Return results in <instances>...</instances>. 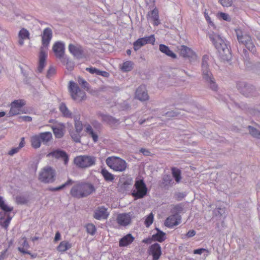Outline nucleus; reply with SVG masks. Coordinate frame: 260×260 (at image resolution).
Returning <instances> with one entry per match:
<instances>
[{
	"instance_id": "f257e3e1",
	"label": "nucleus",
	"mask_w": 260,
	"mask_h": 260,
	"mask_svg": "<svg viewBox=\"0 0 260 260\" xmlns=\"http://www.w3.org/2000/svg\"><path fill=\"white\" fill-rule=\"evenodd\" d=\"M52 37V32L50 28L47 27L44 29L42 35V42L43 47L40 48L39 58V66L38 71L39 73H42L45 66V60L47 58V54L44 47H48L50 43Z\"/></svg>"
},
{
	"instance_id": "f03ea898",
	"label": "nucleus",
	"mask_w": 260,
	"mask_h": 260,
	"mask_svg": "<svg viewBox=\"0 0 260 260\" xmlns=\"http://www.w3.org/2000/svg\"><path fill=\"white\" fill-rule=\"evenodd\" d=\"M95 191V188L92 183L81 182L77 183L70 190V194L77 198H82L89 196Z\"/></svg>"
},
{
	"instance_id": "7ed1b4c3",
	"label": "nucleus",
	"mask_w": 260,
	"mask_h": 260,
	"mask_svg": "<svg viewBox=\"0 0 260 260\" xmlns=\"http://www.w3.org/2000/svg\"><path fill=\"white\" fill-rule=\"evenodd\" d=\"M209 38L221 56L225 59H229V56L231 54L230 51L224 39L221 38L219 35L214 32L209 34Z\"/></svg>"
},
{
	"instance_id": "20e7f679",
	"label": "nucleus",
	"mask_w": 260,
	"mask_h": 260,
	"mask_svg": "<svg viewBox=\"0 0 260 260\" xmlns=\"http://www.w3.org/2000/svg\"><path fill=\"white\" fill-rule=\"evenodd\" d=\"M235 32H236L239 43H241L245 45L247 49L251 52L254 53L255 52L256 48L250 35L244 33L240 28L236 29V30H235Z\"/></svg>"
},
{
	"instance_id": "39448f33",
	"label": "nucleus",
	"mask_w": 260,
	"mask_h": 260,
	"mask_svg": "<svg viewBox=\"0 0 260 260\" xmlns=\"http://www.w3.org/2000/svg\"><path fill=\"white\" fill-rule=\"evenodd\" d=\"M106 162L109 167L116 172H123L127 167L126 161L120 157H109L106 159Z\"/></svg>"
},
{
	"instance_id": "423d86ee",
	"label": "nucleus",
	"mask_w": 260,
	"mask_h": 260,
	"mask_svg": "<svg viewBox=\"0 0 260 260\" xmlns=\"http://www.w3.org/2000/svg\"><path fill=\"white\" fill-rule=\"evenodd\" d=\"M69 91L73 100L81 102L86 99V93L79 87L77 83L74 81H70L69 83Z\"/></svg>"
},
{
	"instance_id": "0eeeda50",
	"label": "nucleus",
	"mask_w": 260,
	"mask_h": 260,
	"mask_svg": "<svg viewBox=\"0 0 260 260\" xmlns=\"http://www.w3.org/2000/svg\"><path fill=\"white\" fill-rule=\"evenodd\" d=\"M95 157L89 155H79L74 158V164L78 168L85 169L89 168L95 163Z\"/></svg>"
},
{
	"instance_id": "6e6552de",
	"label": "nucleus",
	"mask_w": 260,
	"mask_h": 260,
	"mask_svg": "<svg viewBox=\"0 0 260 260\" xmlns=\"http://www.w3.org/2000/svg\"><path fill=\"white\" fill-rule=\"evenodd\" d=\"M208 57L207 55H204L202 59V70H203V77L204 79L209 84V86L213 90H216L217 89V85L215 81H214L212 75L208 70V66L207 64V60Z\"/></svg>"
},
{
	"instance_id": "1a4fd4ad",
	"label": "nucleus",
	"mask_w": 260,
	"mask_h": 260,
	"mask_svg": "<svg viewBox=\"0 0 260 260\" xmlns=\"http://www.w3.org/2000/svg\"><path fill=\"white\" fill-rule=\"evenodd\" d=\"M148 190L143 179H137L134 184L132 196L136 199H141L146 196Z\"/></svg>"
},
{
	"instance_id": "9d476101",
	"label": "nucleus",
	"mask_w": 260,
	"mask_h": 260,
	"mask_svg": "<svg viewBox=\"0 0 260 260\" xmlns=\"http://www.w3.org/2000/svg\"><path fill=\"white\" fill-rule=\"evenodd\" d=\"M55 171L50 167L43 168L39 173V180L45 183H51L55 180Z\"/></svg>"
},
{
	"instance_id": "9b49d317",
	"label": "nucleus",
	"mask_w": 260,
	"mask_h": 260,
	"mask_svg": "<svg viewBox=\"0 0 260 260\" xmlns=\"http://www.w3.org/2000/svg\"><path fill=\"white\" fill-rule=\"evenodd\" d=\"M133 212L124 213L117 214L116 217V222L118 225L125 227L129 225L134 216Z\"/></svg>"
},
{
	"instance_id": "f8f14e48",
	"label": "nucleus",
	"mask_w": 260,
	"mask_h": 260,
	"mask_svg": "<svg viewBox=\"0 0 260 260\" xmlns=\"http://www.w3.org/2000/svg\"><path fill=\"white\" fill-rule=\"evenodd\" d=\"M155 42V38L154 35H151L149 36L140 38L134 43V49L135 51H137L148 43L154 45Z\"/></svg>"
},
{
	"instance_id": "ddd939ff",
	"label": "nucleus",
	"mask_w": 260,
	"mask_h": 260,
	"mask_svg": "<svg viewBox=\"0 0 260 260\" xmlns=\"http://www.w3.org/2000/svg\"><path fill=\"white\" fill-rule=\"evenodd\" d=\"M179 54L182 57L187 58L189 60L194 59L196 58V54L190 48L182 45L178 49Z\"/></svg>"
},
{
	"instance_id": "4468645a",
	"label": "nucleus",
	"mask_w": 260,
	"mask_h": 260,
	"mask_svg": "<svg viewBox=\"0 0 260 260\" xmlns=\"http://www.w3.org/2000/svg\"><path fill=\"white\" fill-rule=\"evenodd\" d=\"M181 215L178 214H175L170 215L166 219L164 224L165 226L169 228H172L179 224L181 223Z\"/></svg>"
},
{
	"instance_id": "2eb2a0df",
	"label": "nucleus",
	"mask_w": 260,
	"mask_h": 260,
	"mask_svg": "<svg viewBox=\"0 0 260 260\" xmlns=\"http://www.w3.org/2000/svg\"><path fill=\"white\" fill-rule=\"evenodd\" d=\"M148 253L152 256V260L159 259L161 255L160 245L158 243L151 245L149 249H148Z\"/></svg>"
},
{
	"instance_id": "dca6fc26",
	"label": "nucleus",
	"mask_w": 260,
	"mask_h": 260,
	"mask_svg": "<svg viewBox=\"0 0 260 260\" xmlns=\"http://www.w3.org/2000/svg\"><path fill=\"white\" fill-rule=\"evenodd\" d=\"M52 50L57 58H61L64 54V44L60 42H57L53 46Z\"/></svg>"
},
{
	"instance_id": "f3484780",
	"label": "nucleus",
	"mask_w": 260,
	"mask_h": 260,
	"mask_svg": "<svg viewBox=\"0 0 260 260\" xmlns=\"http://www.w3.org/2000/svg\"><path fill=\"white\" fill-rule=\"evenodd\" d=\"M69 50L71 54L77 58H82L83 54V50L81 46L76 44H70L69 45Z\"/></svg>"
},
{
	"instance_id": "a211bd4d",
	"label": "nucleus",
	"mask_w": 260,
	"mask_h": 260,
	"mask_svg": "<svg viewBox=\"0 0 260 260\" xmlns=\"http://www.w3.org/2000/svg\"><path fill=\"white\" fill-rule=\"evenodd\" d=\"M20 246L18 247V249L22 253H27L30 254L31 258H35L37 255L36 254H31L29 252V246L26 241L25 238H22L19 241Z\"/></svg>"
},
{
	"instance_id": "6ab92c4d",
	"label": "nucleus",
	"mask_w": 260,
	"mask_h": 260,
	"mask_svg": "<svg viewBox=\"0 0 260 260\" xmlns=\"http://www.w3.org/2000/svg\"><path fill=\"white\" fill-rule=\"evenodd\" d=\"M51 156L54 158L63 159L64 164L66 165L69 161L68 154L63 150H55L47 154V157Z\"/></svg>"
},
{
	"instance_id": "aec40b11",
	"label": "nucleus",
	"mask_w": 260,
	"mask_h": 260,
	"mask_svg": "<svg viewBox=\"0 0 260 260\" xmlns=\"http://www.w3.org/2000/svg\"><path fill=\"white\" fill-rule=\"evenodd\" d=\"M135 96L142 101L148 100V95L145 85H141L137 88L136 92H135Z\"/></svg>"
},
{
	"instance_id": "412c9836",
	"label": "nucleus",
	"mask_w": 260,
	"mask_h": 260,
	"mask_svg": "<svg viewBox=\"0 0 260 260\" xmlns=\"http://www.w3.org/2000/svg\"><path fill=\"white\" fill-rule=\"evenodd\" d=\"M108 215L107 208L104 207H99L94 211V218L96 219H107Z\"/></svg>"
},
{
	"instance_id": "4be33fe9",
	"label": "nucleus",
	"mask_w": 260,
	"mask_h": 260,
	"mask_svg": "<svg viewBox=\"0 0 260 260\" xmlns=\"http://www.w3.org/2000/svg\"><path fill=\"white\" fill-rule=\"evenodd\" d=\"M18 44L22 46L24 44V42L25 40L30 39L29 31L24 28H22L19 32H18Z\"/></svg>"
},
{
	"instance_id": "5701e85b",
	"label": "nucleus",
	"mask_w": 260,
	"mask_h": 260,
	"mask_svg": "<svg viewBox=\"0 0 260 260\" xmlns=\"http://www.w3.org/2000/svg\"><path fill=\"white\" fill-rule=\"evenodd\" d=\"M135 240V238L131 234H127L121 238L119 242L120 247H126L132 244Z\"/></svg>"
},
{
	"instance_id": "b1692460",
	"label": "nucleus",
	"mask_w": 260,
	"mask_h": 260,
	"mask_svg": "<svg viewBox=\"0 0 260 260\" xmlns=\"http://www.w3.org/2000/svg\"><path fill=\"white\" fill-rule=\"evenodd\" d=\"M52 128L56 138L59 139L63 136L65 131V126L63 124L60 123L52 127Z\"/></svg>"
},
{
	"instance_id": "393cba45",
	"label": "nucleus",
	"mask_w": 260,
	"mask_h": 260,
	"mask_svg": "<svg viewBox=\"0 0 260 260\" xmlns=\"http://www.w3.org/2000/svg\"><path fill=\"white\" fill-rule=\"evenodd\" d=\"M72 247V244L71 243L68 241H63L60 242L58 246L56 247V250L57 251L60 253H64L68 250L71 248Z\"/></svg>"
},
{
	"instance_id": "a878e982",
	"label": "nucleus",
	"mask_w": 260,
	"mask_h": 260,
	"mask_svg": "<svg viewBox=\"0 0 260 260\" xmlns=\"http://www.w3.org/2000/svg\"><path fill=\"white\" fill-rule=\"evenodd\" d=\"M148 15L152 20H153L154 25L157 26L160 24L159 20V12L157 8H155L149 12Z\"/></svg>"
},
{
	"instance_id": "bb28decb",
	"label": "nucleus",
	"mask_w": 260,
	"mask_h": 260,
	"mask_svg": "<svg viewBox=\"0 0 260 260\" xmlns=\"http://www.w3.org/2000/svg\"><path fill=\"white\" fill-rule=\"evenodd\" d=\"M159 50L161 52L164 53L167 56L172 57V58H177V55L172 51L170 50L168 46L164 44H160L159 47Z\"/></svg>"
},
{
	"instance_id": "cd10ccee",
	"label": "nucleus",
	"mask_w": 260,
	"mask_h": 260,
	"mask_svg": "<svg viewBox=\"0 0 260 260\" xmlns=\"http://www.w3.org/2000/svg\"><path fill=\"white\" fill-rule=\"evenodd\" d=\"M37 136L44 144H47L52 139V134L50 132L41 133Z\"/></svg>"
},
{
	"instance_id": "c85d7f7f",
	"label": "nucleus",
	"mask_w": 260,
	"mask_h": 260,
	"mask_svg": "<svg viewBox=\"0 0 260 260\" xmlns=\"http://www.w3.org/2000/svg\"><path fill=\"white\" fill-rule=\"evenodd\" d=\"M85 131L87 134L90 135V136L92 139V141H93L94 143H96L98 141V133L93 131L92 128L90 124H87L86 125Z\"/></svg>"
},
{
	"instance_id": "c756f323",
	"label": "nucleus",
	"mask_w": 260,
	"mask_h": 260,
	"mask_svg": "<svg viewBox=\"0 0 260 260\" xmlns=\"http://www.w3.org/2000/svg\"><path fill=\"white\" fill-rule=\"evenodd\" d=\"M86 70L91 74H95L96 75L102 76L104 77L108 78L109 74L106 71H100L95 68H87Z\"/></svg>"
},
{
	"instance_id": "7c9ffc66",
	"label": "nucleus",
	"mask_w": 260,
	"mask_h": 260,
	"mask_svg": "<svg viewBox=\"0 0 260 260\" xmlns=\"http://www.w3.org/2000/svg\"><path fill=\"white\" fill-rule=\"evenodd\" d=\"M7 213L5 212L4 213L0 212V224L5 229L8 226L11 220V218L8 216L7 218H5V217L7 216Z\"/></svg>"
},
{
	"instance_id": "2f4dec72",
	"label": "nucleus",
	"mask_w": 260,
	"mask_h": 260,
	"mask_svg": "<svg viewBox=\"0 0 260 260\" xmlns=\"http://www.w3.org/2000/svg\"><path fill=\"white\" fill-rule=\"evenodd\" d=\"M157 233L152 236V239L154 241L163 242L166 239V234L159 230H157Z\"/></svg>"
},
{
	"instance_id": "473e14b6",
	"label": "nucleus",
	"mask_w": 260,
	"mask_h": 260,
	"mask_svg": "<svg viewBox=\"0 0 260 260\" xmlns=\"http://www.w3.org/2000/svg\"><path fill=\"white\" fill-rule=\"evenodd\" d=\"M237 87L240 92H242L243 95L246 96H249V94L247 92H250L252 89L251 87L246 86L245 84H243V83H238Z\"/></svg>"
},
{
	"instance_id": "72a5a7b5",
	"label": "nucleus",
	"mask_w": 260,
	"mask_h": 260,
	"mask_svg": "<svg viewBox=\"0 0 260 260\" xmlns=\"http://www.w3.org/2000/svg\"><path fill=\"white\" fill-rule=\"evenodd\" d=\"M17 115L21 113H26L27 110L25 108H22L25 105V101L24 100H17Z\"/></svg>"
},
{
	"instance_id": "f704fd0d",
	"label": "nucleus",
	"mask_w": 260,
	"mask_h": 260,
	"mask_svg": "<svg viewBox=\"0 0 260 260\" xmlns=\"http://www.w3.org/2000/svg\"><path fill=\"white\" fill-rule=\"evenodd\" d=\"M171 171L173 177H174L175 180L177 183L180 182L182 178L181 170L176 168L173 167L171 169Z\"/></svg>"
},
{
	"instance_id": "c9c22d12",
	"label": "nucleus",
	"mask_w": 260,
	"mask_h": 260,
	"mask_svg": "<svg viewBox=\"0 0 260 260\" xmlns=\"http://www.w3.org/2000/svg\"><path fill=\"white\" fill-rule=\"evenodd\" d=\"M134 63L131 61H126L122 63L120 69L123 72H129L133 70Z\"/></svg>"
},
{
	"instance_id": "e433bc0d",
	"label": "nucleus",
	"mask_w": 260,
	"mask_h": 260,
	"mask_svg": "<svg viewBox=\"0 0 260 260\" xmlns=\"http://www.w3.org/2000/svg\"><path fill=\"white\" fill-rule=\"evenodd\" d=\"M101 173H102L105 180L112 181L114 180L113 175L111 173L109 172L106 169H103Z\"/></svg>"
},
{
	"instance_id": "4c0bfd02",
	"label": "nucleus",
	"mask_w": 260,
	"mask_h": 260,
	"mask_svg": "<svg viewBox=\"0 0 260 260\" xmlns=\"http://www.w3.org/2000/svg\"><path fill=\"white\" fill-rule=\"evenodd\" d=\"M59 110L62 114L66 117H71L72 113L70 112L64 103H61L59 106Z\"/></svg>"
},
{
	"instance_id": "58836bf2",
	"label": "nucleus",
	"mask_w": 260,
	"mask_h": 260,
	"mask_svg": "<svg viewBox=\"0 0 260 260\" xmlns=\"http://www.w3.org/2000/svg\"><path fill=\"white\" fill-rule=\"evenodd\" d=\"M31 145L32 147L37 149L40 147L42 141L39 137L37 135L34 136L31 138Z\"/></svg>"
},
{
	"instance_id": "ea45409f",
	"label": "nucleus",
	"mask_w": 260,
	"mask_h": 260,
	"mask_svg": "<svg viewBox=\"0 0 260 260\" xmlns=\"http://www.w3.org/2000/svg\"><path fill=\"white\" fill-rule=\"evenodd\" d=\"M100 116L102 117V120L104 121L109 124H113L117 122V120L114 119L111 116L104 114H100Z\"/></svg>"
},
{
	"instance_id": "a19ab883",
	"label": "nucleus",
	"mask_w": 260,
	"mask_h": 260,
	"mask_svg": "<svg viewBox=\"0 0 260 260\" xmlns=\"http://www.w3.org/2000/svg\"><path fill=\"white\" fill-rule=\"evenodd\" d=\"M0 208L5 212H8L13 210V207L6 204L3 198L1 197H0Z\"/></svg>"
},
{
	"instance_id": "79ce46f5",
	"label": "nucleus",
	"mask_w": 260,
	"mask_h": 260,
	"mask_svg": "<svg viewBox=\"0 0 260 260\" xmlns=\"http://www.w3.org/2000/svg\"><path fill=\"white\" fill-rule=\"evenodd\" d=\"M81 132H78L75 131H72L70 132V136H71L72 138L75 142H80V140L81 139Z\"/></svg>"
},
{
	"instance_id": "37998d69",
	"label": "nucleus",
	"mask_w": 260,
	"mask_h": 260,
	"mask_svg": "<svg viewBox=\"0 0 260 260\" xmlns=\"http://www.w3.org/2000/svg\"><path fill=\"white\" fill-rule=\"evenodd\" d=\"M153 221L154 214L151 213L146 217L145 220H144V224H145L146 226L148 227L151 225Z\"/></svg>"
},
{
	"instance_id": "c03bdc74",
	"label": "nucleus",
	"mask_w": 260,
	"mask_h": 260,
	"mask_svg": "<svg viewBox=\"0 0 260 260\" xmlns=\"http://www.w3.org/2000/svg\"><path fill=\"white\" fill-rule=\"evenodd\" d=\"M87 233L91 235H94L96 232V228L94 224L92 223H88L86 226Z\"/></svg>"
},
{
	"instance_id": "a18cd8bd",
	"label": "nucleus",
	"mask_w": 260,
	"mask_h": 260,
	"mask_svg": "<svg viewBox=\"0 0 260 260\" xmlns=\"http://www.w3.org/2000/svg\"><path fill=\"white\" fill-rule=\"evenodd\" d=\"M248 128H249L250 134L252 136L260 139V132L259 131H258L256 128H255L253 127L252 126H248Z\"/></svg>"
},
{
	"instance_id": "49530a36",
	"label": "nucleus",
	"mask_w": 260,
	"mask_h": 260,
	"mask_svg": "<svg viewBox=\"0 0 260 260\" xmlns=\"http://www.w3.org/2000/svg\"><path fill=\"white\" fill-rule=\"evenodd\" d=\"M217 17H218L219 19L224 20L226 21H231V18L229 15L224 12L217 13Z\"/></svg>"
},
{
	"instance_id": "de8ad7c7",
	"label": "nucleus",
	"mask_w": 260,
	"mask_h": 260,
	"mask_svg": "<svg viewBox=\"0 0 260 260\" xmlns=\"http://www.w3.org/2000/svg\"><path fill=\"white\" fill-rule=\"evenodd\" d=\"M16 115V100H14L12 104V107L8 113L9 116Z\"/></svg>"
},
{
	"instance_id": "09e8293b",
	"label": "nucleus",
	"mask_w": 260,
	"mask_h": 260,
	"mask_svg": "<svg viewBox=\"0 0 260 260\" xmlns=\"http://www.w3.org/2000/svg\"><path fill=\"white\" fill-rule=\"evenodd\" d=\"M74 125L75 128L74 131L82 132L83 129V125L81 121H79L78 120H75Z\"/></svg>"
},
{
	"instance_id": "8fccbe9b",
	"label": "nucleus",
	"mask_w": 260,
	"mask_h": 260,
	"mask_svg": "<svg viewBox=\"0 0 260 260\" xmlns=\"http://www.w3.org/2000/svg\"><path fill=\"white\" fill-rule=\"evenodd\" d=\"M73 181L71 179H69L67 182H66L65 183L63 184L62 185L59 186V187H56V188H51L50 190L51 191H57L59 190L62 188H63L64 187L69 185V184H72Z\"/></svg>"
},
{
	"instance_id": "3c124183",
	"label": "nucleus",
	"mask_w": 260,
	"mask_h": 260,
	"mask_svg": "<svg viewBox=\"0 0 260 260\" xmlns=\"http://www.w3.org/2000/svg\"><path fill=\"white\" fill-rule=\"evenodd\" d=\"M77 82L79 85L85 89L87 88L89 84L82 77H78Z\"/></svg>"
},
{
	"instance_id": "603ef678",
	"label": "nucleus",
	"mask_w": 260,
	"mask_h": 260,
	"mask_svg": "<svg viewBox=\"0 0 260 260\" xmlns=\"http://www.w3.org/2000/svg\"><path fill=\"white\" fill-rule=\"evenodd\" d=\"M219 2L224 7H229L233 4V0H219Z\"/></svg>"
},
{
	"instance_id": "864d4df0",
	"label": "nucleus",
	"mask_w": 260,
	"mask_h": 260,
	"mask_svg": "<svg viewBox=\"0 0 260 260\" xmlns=\"http://www.w3.org/2000/svg\"><path fill=\"white\" fill-rule=\"evenodd\" d=\"M31 118L29 116H17V121H30Z\"/></svg>"
},
{
	"instance_id": "5fc2aeb1",
	"label": "nucleus",
	"mask_w": 260,
	"mask_h": 260,
	"mask_svg": "<svg viewBox=\"0 0 260 260\" xmlns=\"http://www.w3.org/2000/svg\"><path fill=\"white\" fill-rule=\"evenodd\" d=\"M163 181L166 185H168L171 184L172 180L169 175H166L163 178Z\"/></svg>"
},
{
	"instance_id": "6e6d98bb",
	"label": "nucleus",
	"mask_w": 260,
	"mask_h": 260,
	"mask_svg": "<svg viewBox=\"0 0 260 260\" xmlns=\"http://www.w3.org/2000/svg\"><path fill=\"white\" fill-rule=\"evenodd\" d=\"M207 252V253H209L208 250L207 249H204V248H200V249H196L193 251L194 254H201L203 253V252Z\"/></svg>"
},
{
	"instance_id": "4d7b16f0",
	"label": "nucleus",
	"mask_w": 260,
	"mask_h": 260,
	"mask_svg": "<svg viewBox=\"0 0 260 260\" xmlns=\"http://www.w3.org/2000/svg\"><path fill=\"white\" fill-rule=\"evenodd\" d=\"M55 70L54 68L50 67L47 71V77L49 78L52 74H55Z\"/></svg>"
},
{
	"instance_id": "13d9d810",
	"label": "nucleus",
	"mask_w": 260,
	"mask_h": 260,
	"mask_svg": "<svg viewBox=\"0 0 260 260\" xmlns=\"http://www.w3.org/2000/svg\"><path fill=\"white\" fill-rule=\"evenodd\" d=\"M27 200L24 197H17V204H25Z\"/></svg>"
},
{
	"instance_id": "bf43d9fd",
	"label": "nucleus",
	"mask_w": 260,
	"mask_h": 260,
	"mask_svg": "<svg viewBox=\"0 0 260 260\" xmlns=\"http://www.w3.org/2000/svg\"><path fill=\"white\" fill-rule=\"evenodd\" d=\"M196 234V232L194 230H190L186 234V236L187 238H191L194 236Z\"/></svg>"
},
{
	"instance_id": "052dcab7",
	"label": "nucleus",
	"mask_w": 260,
	"mask_h": 260,
	"mask_svg": "<svg viewBox=\"0 0 260 260\" xmlns=\"http://www.w3.org/2000/svg\"><path fill=\"white\" fill-rule=\"evenodd\" d=\"M182 210V207L180 204H178L174 206L173 211H181Z\"/></svg>"
},
{
	"instance_id": "680f3d73",
	"label": "nucleus",
	"mask_w": 260,
	"mask_h": 260,
	"mask_svg": "<svg viewBox=\"0 0 260 260\" xmlns=\"http://www.w3.org/2000/svg\"><path fill=\"white\" fill-rule=\"evenodd\" d=\"M140 151L146 155H148L150 154V152L149 150L143 148H142L141 150H140Z\"/></svg>"
},
{
	"instance_id": "e2e57ef3",
	"label": "nucleus",
	"mask_w": 260,
	"mask_h": 260,
	"mask_svg": "<svg viewBox=\"0 0 260 260\" xmlns=\"http://www.w3.org/2000/svg\"><path fill=\"white\" fill-rule=\"evenodd\" d=\"M60 239V234L59 232H57L55 234V236L54 238V242H56Z\"/></svg>"
},
{
	"instance_id": "0e129e2a",
	"label": "nucleus",
	"mask_w": 260,
	"mask_h": 260,
	"mask_svg": "<svg viewBox=\"0 0 260 260\" xmlns=\"http://www.w3.org/2000/svg\"><path fill=\"white\" fill-rule=\"evenodd\" d=\"M24 145H25L24 138H21V141L19 144V146H18V148H21L23 147L24 146Z\"/></svg>"
},
{
	"instance_id": "69168bd1",
	"label": "nucleus",
	"mask_w": 260,
	"mask_h": 260,
	"mask_svg": "<svg viewBox=\"0 0 260 260\" xmlns=\"http://www.w3.org/2000/svg\"><path fill=\"white\" fill-rule=\"evenodd\" d=\"M16 153V148H13L11 150H10L8 152L9 155H13L15 153Z\"/></svg>"
},
{
	"instance_id": "338daca9",
	"label": "nucleus",
	"mask_w": 260,
	"mask_h": 260,
	"mask_svg": "<svg viewBox=\"0 0 260 260\" xmlns=\"http://www.w3.org/2000/svg\"><path fill=\"white\" fill-rule=\"evenodd\" d=\"M6 253H7V250H5L1 253V254L0 255V260H2L4 258Z\"/></svg>"
},
{
	"instance_id": "774afa93",
	"label": "nucleus",
	"mask_w": 260,
	"mask_h": 260,
	"mask_svg": "<svg viewBox=\"0 0 260 260\" xmlns=\"http://www.w3.org/2000/svg\"><path fill=\"white\" fill-rule=\"evenodd\" d=\"M142 242L144 243H150L151 242V239L150 238L144 239L143 240Z\"/></svg>"
}]
</instances>
